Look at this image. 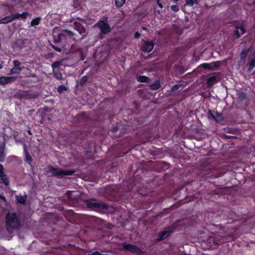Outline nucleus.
I'll return each mask as SVG.
<instances>
[{
	"label": "nucleus",
	"instance_id": "nucleus-1",
	"mask_svg": "<svg viewBox=\"0 0 255 255\" xmlns=\"http://www.w3.org/2000/svg\"><path fill=\"white\" fill-rule=\"evenodd\" d=\"M78 35L67 29L54 28L53 32V43H50L51 47L56 51L61 52L62 48L71 41H76Z\"/></svg>",
	"mask_w": 255,
	"mask_h": 255
},
{
	"label": "nucleus",
	"instance_id": "nucleus-2",
	"mask_svg": "<svg viewBox=\"0 0 255 255\" xmlns=\"http://www.w3.org/2000/svg\"><path fill=\"white\" fill-rule=\"evenodd\" d=\"M5 223L7 231L19 229L20 227V220L17 214L15 212L12 213H8L6 215Z\"/></svg>",
	"mask_w": 255,
	"mask_h": 255
},
{
	"label": "nucleus",
	"instance_id": "nucleus-3",
	"mask_svg": "<svg viewBox=\"0 0 255 255\" xmlns=\"http://www.w3.org/2000/svg\"><path fill=\"white\" fill-rule=\"evenodd\" d=\"M87 208L96 211L107 210L108 206L104 203L96 202L95 199H88L85 201Z\"/></svg>",
	"mask_w": 255,
	"mask_h": 255
},
{
	"label": "nucleus",
	"instance_id": "nucleus-4",
	"mask_svg": "<svg viewBox=\"0 0 255 255\" xmlns=\"http://www.w3.org/2000/svg\"><path fill=\"white\" fill-rule=\"evenodd\" d=\"M49 172L52 173L53 176L60 178L63 176L72 175L75 172V171L72 169L60 170L58 168L51 166L49 167Z\"/></svg>",
	"mask_w": 255,
	"mask_h": 255
},
{
	"label": "nucleus",
	"instance_id": "nucleus-5",
	"mask_svg": "<svg viewBox=\"0 0 255 255\" xmlns=\"http://www.w3.org/2000/svg\"><path fill=\"white\" fill-rule=\"evenodd\" d=\"M123 248L124 250L136 255H141L143 253V252L139 247L133 244L124 243Z\"/></svg>",
	"mask_w": 255,
	"mask_h": 255
},
{
	"label": "nucleus",
	"instance_id": "nucleus-6",
	"mask_svg": "<svg viewBox=\"0 0 255 255\" xmlns=\"http://www.w3.org/2000/svg\"><path fill=\"white\" fill-rule=\"evenodd\" d=\"M13 67L10 69L9 74H19L24 69V66L18 60L13 61Z\"/></svg>",
	"mask_w": 255,
	"mask_h": 255
},
{
	"label": "nucleus",
	"instance_id": "nucleus-7",
	"mask_svg": "<svg viewBox=\"0 0 255 255\" xmlns=\"http://www.w3.org/2000/svg\"><path fill=\"white\" fill-rule=\"evenodd\" d=\"M96 25L100 29L101 33L102 34H108L111 31L110 25L105 20H99Z\"/></svg>",
	"mask_w": 255,
	"mask_h": 255
},
{
	"label": "nucleus",
	"instance_id": "nucleus-8",
	"mask_svg": "<svg viewBox=\"0 0 255 255\" xmlns=\"http://www.w3.org/2000/svg\"><path fill=\"white\" fill-rule=\"evenodd\" d=\"M154 45L155 43L153 41H148L143 40L141 50L144 53H149L153 50Z\"/></svg>",
	"mask_w": 255,
	"mask_h": 255
},
{
	"label": "nucleus",
	"instance_id": "nucleus-9",
	"mask_svg": "<svg viewBox=\"0 0 255 255\" xmlns=\"http://www.w3.org/2000/svg\"><path fill=\"white\" fill-rule=\"evenodd\" d=\"M246 30L245 29L243 24H239L235 26L234 30V38L236 39H239L242 35L245 34Z\"/></svg>",
	"mask_w": 255,
	"mask_h": 255
},
{
	"label": "nucleus",
	"instance_id": "nucleus-10",
	"mask_svg": "<svg viewBox=\"0 0 255 255\" xmlns=\"http://www.w3.org/2000/svg\"><path fill=\"white\" fill-rule=\"evenodd\" d=\"M173 232V230L169 228L160 232L159 233L156 241L158 242H161L168 237Z\"/></svg>",
	"mask_w": 255,
	"mask_h": 255
},
{
	"label": "nucleus",
	"instance_id": "nucleus-11",
	"mask_svg": "<svg viewBox=\"0 0 255 255\" xmlns=\"http://www.w3.org/2000/svg\"><path fill=\"white\" fill-rule=\"evenodd\" d=\"M125 128L120 129L118 126H115L111 129V132L113 133L112 136L114 138H118L123 136L125 133Z\"/></svg>",
	"mask_w": 255,
	"mask_h": 255
},
{
	"label": "nucleus",
	"instance_id": "nucleus-12",
	"mask_svg": "<svg viewBox=\"0 0 255 255\" xmlns=\"http://www.w3.org/2000/svg\"><path fill=\"white\" fill-rule=\"evenodd\" d=\"M19 98L31 99L36 97V94L31 90L21 91L19 93Z\"/></svg>",
	"mask_w": 255,
	"mask_h": 255
},
{
	"label": "nucleus",
	"instance_id": "nucleus-13",
	"mask_svg": "<svg viewBox=\"0 0 255 255\" xmlns=\"http://www.w3.org/2000/svg\"><path fill=\"white\" fill-rule=\"evenodd\" d=\"M206 81L207 87L210 88L217 82V76L215 73H210L207 75Z\"/></svg>",
	"mask_w": 255,
	"mask_h": 255
},
{
	"label": "nucleus",
	"instance_id": "nucleus-14",
	"mask_svg": "<svg viewBox=\"0 0 255 255\" xmlns=\"http://www.w3.org/2000/svg\"><path fill=\"white\" fill-rule=\"evenodd\" d=\"M74 29L77 30L80 35H82L83 37L81 39L82 40L86 34V29L80 23L75 22L74 23Z\"/></svg>",
	"mask_w": 255,
	"mask_h": 255
},
{
	"label": "nucleus",
	"instance_id": "nucleus-15",
	"mask_svg": "<svg viewBox=\"0 0 255 255\" xmlns=\"http://www.w3.org/2000/svg\"><path fill=\"white\" fill-rule=\"evenodd\" d=\"M222 194V190L220 189H216L211 191L208 195H207L206 198L211 201H214V198H216L217 197L216 196L219 197V196Z\"/></svg>",
	"mask_w": 255,
	"mask_h": 255
},
{
	"label": "nucleus",
	"instance_id": "nucleus-16",
	"mask_svg": "<svg viewBox=\"0 0 255 255\" xmlns=\"http://www.w3.org/2000/svg\"><path fill=\"white\" fill-rule=\"evenodd\" d=\"M16 79V77L13 76H1L0 77V85L5 86L12 83L15 81Z\"/></svg>",
	"mask_w": 255,
	"mask_h": 255
},
{
	"label": "nucleus",
	"instance_id": "nucleus-17",
	"mask_svg": "<svg viewBox=\"0 0 255 255\" xmlns=\"http://www.w3.org/2000/svg\"><path fill=\"white\" fill-rule=\"evenodd\" d=\"M13 14L7 15L3 18L0 19V24H5L11 22L14 19Z\"/></svg>",
	"mask_w": 255,
	"mask_h": 255
},
{
	"label": "nucleus",
	"instance_id": "nucleus-18",
	"mask_svg": "<svg viewBox=\"0 0 255 255\" xmlns=\"http://www.w3.org/2000/svg\"><path fill=\"white\" fill-rule=\"evenodd\" d=\"M255 67V49H254L251 58L248 63V71L251 72Z\"/></svg>",
	"mask_w": 255,
	"mask_h": 255
},
{
	"label": "nucleus",
	"instance_id": "nucleus-19",
	"mask_svg": "<svg viewBox=\"0 0 255 255\" xmlns=\"http://www.w3.org/2000/svg\"><path fill=\"white\" fill-rule=\"evenodd\" d=\"M250 50V47H244L243 48L241 53H240V59L242 61H245L246 59V57L247 56V55L248 54L249 51Z\"/></svg>",
	"mask_w": 255,
	"mask_h": 255
},
{
	"label": "nucleus",
	"instance_id": "nucleus-20",
	"mask_svg": "<svg viewBox=\"0 0 255 255\" xmlns=\"http://www.w3.org/2000/svg\"><path fill=\"white\" fill-rule=\"evenodd\" d=\"M14 19H25L29 15V13L27 12H23L22 13H13Z\"/></svg>",
	"mask_w": 255,
	"mask_h": 255
},
{
	"label": "nucleus",
	"instance_id": "nucleus-21",
	"mask_svg": "<svg viewBox=\"0 0 255 255\" xmlns=\"http://www.w3.org/2000/svg\"><path fill=\"white\" fill-rule=\"evenodd\" d=\"M5 144L4 142L0 145V161L3 162L5 160V155L4 153Z\"/></svg>",
	"mask_w": 255,
	"mask_h": 255
},
{
	"label": "nucleus",
	"instance_id": "nucleus-22",
	"mask_svg": "<svg viewBox=\"0 0 255 255\" xmlns=\"http://www.w3.org/2000/svg\"><path fill=\"white\" fill-rule=\"evenodd\" d=\"M161 87L160 81L155 80L154 82L149 86L150 89L151 90H157Z\"/></svg>",
	"mask_w": 255,
	"mask_h": 255
},
{
	"label": "nucleus",
	"instance_id": "nucleus-23",
	"mask_svg": "<svg viewBox=\"0 0 255 255\" xmlns=\"http://www.w3.org/2000/svg\"><path fill=\"white\" fill-rule=\"evenodd\" d=\"M41 21V17L40 16L36 17L32 19L30 22V26H36L38 25Z\"/></svg>",
	"mask_w": 255,
	"mask_h": 255
},
{
	"label": "nucleus",
	"instance_id": "nucleus-24",
	"mask_svg": "<svg viewBox=\"0 0 255 255\" xmlns=\"http://www.w3.org/2000/svg\"><path fill=\"white\" fill-rule=\"evenodd\" d=\"M137 82L140 83H148L150 81V78L146 76H138L136 77Z\"/></svg>",
	"mask_w": 255,
	"mask_h": 255
},
{
	"label": "nucleus",
	"instance_id": "nucleus-25",
	"mask_svg": "<svg viewBox=\"0 0 255 255\" xmlns=\"http://www.w3.org/2000/svg\"><path fill=\"white\" fill-rule=\"evenodd\" d=\"M17 203L24 205L26 202V196L17 195L15 197Z\"/></svg>",
	"mask_w": 255,
	"mask_h": 255
},
{
	"label": "nucleus",
	"instance_id": "nucleus-26",
	"mask_svg": "<svg viewBox=\"0 0 255 255\" xmlns=\"http://www.w3.org/2000/svg\"><path fill=\"white\" fill-rule=\"evenodd\" d=\"M0 177L1 180H2V183L5 186H7L9 185V179L6 174H5L4 173L0 174Z\"/></svg>",
	"mask_w": 255,
	"mask_h": 255
},
{
	"label": "nucleus",
	"instance_id": "nucleus-27",
	"mask_svg": "<svg viewBox=\"0 0 255 255\" xmlns=\"http://www.w3.org/2000/svg\"><path fill=\"white\" fill-rule=\"evenodd\" d=\"M23 151H24V153L25 154V159L28 162H31L32 158H31V156L30 155L29 153H28V152L26 149V145L25 144L23 145Z\"/></svg>",
	"mask_w": 255,
	"mask_h": 255
},
{
	"label": "nucleus",
	"instance_id": "nucleus-28",
	"mask_svg": "<svg viewBox=\"0 0 255 255\" xmlns=\"http://www.w3.org/2000/svg\"><path fill=\"white\" fill-rule=\"evenodd\" d=\"M214 113L216 115L215 121L216 122L220 123L224 120L223 115L221 113H219L218 112H214Z\"/></svg>",
	"mask_w": 255,
	"mask_h": 255
},
{
	"label": "nucleus",
	"instance_id": "nucleus-29",
	"mask_svg": "<svg viewBox=\"0 0 255 255\" xmlns=\"http://www.w3.org/2000/svg\"><path fill=\"white\" fill-rule=\"evenodd\" d=\"M61 64H62V62L60 61H56L53 62L51 65L53 71H54V70H55L58 69L59 66Z\"/></svg>",
	"mask_w": 255,
	"mask_h": 255
},
{
	"label": "nucleus",
	"instance_id": "nucleus-30",
	"mask_svg": "<svg viewBox=\"0 0 255 255\" xmlns=\"http://www.w3.org/2000/svg\"><path fill=\"white\" fill-rule=\"evenodd\" d=\"M88 80V76L86 75L84 76L80 80V81L79 82V84L80 86H83L87 82Z\"/></svg>",
	"mask_w": 255,
	"mask_h": 255
},
{
	"label": "nucleus",
	"instance_id": "nucleus-31",
	"mask_svg": "<svg viewBox=\"0 0 255 255\" xmlns=\"http://www.w3.org/2000/svg\"><path fill=\"white\" fill-rule=\"evenodd\" d=\"M53 72L54 73L55 77L56 79H57L58 80H60L62 79V75L61 73V72L59 71V69L55 70H54V71H53Z\"/></svg>",
	"mask_w": 255,
	"mask_h": 255
},
{
	"label": "nucleus",
	"instance_id": "nucleus-32",
	"mask_svg": "<svg viewBox=\"0 0 255 255\" xmlns=\"http://www.w3.org/2000/svg\"><path fill=\"white\" fill-rule=\"evenodd\" d=\"M126 0H115V5L118 8L123 6Z\"/></svg>",
	"mask_w": 255,
	"mask_h": 255
},
{
	"label": "nucleus",
	"instance_id": "nucleus-33",
	"mask_svg": "<svg viewBox=\"0 0 255 255\" xmlns=\"http://www.w3.org/2000/svg\"><path fill=\"white\" fill-rule=\"evenodd\" d=\"M67 90V87L65 86L64 85H60L57 88V91L60 94L62 93L64 91Z\"/></svg>",
	"mask_w": 255,
	"mask_h": 255
},
{
	"label": "nucleus",
	"instance_id": "nucleus-34",
	"mask_svg": "<svg viewBox=\"0 0 255 255\" xmlns=\"http://www.w3.org/2000/svg\"><path fill=\"white\" fill-rule=\"evenodd\" d=\"M4 7L6 8L7 9H8V11L10 13H12L13 12V6L12 5H9L8 4H7V3H5L4 5Z\"/></svg>",
	"mask_w": 255,
	"mask_h": 255
},
{
	"label": "nucleus",
	"instance_id": "nucleus-35",
	"mask_svg": "<svg viewBox=\"0 0 255 255\" xmlns=\"http://www.w3.org/2000/svg\"><path fill=\"white\" fill-rule=\"evenodd\" d=\"M170 8L171 10L174 12H176L179 10V7L177 5H172Z\"/></svg>",
	"mask_w": 255,
	"mask_h": 255
},
{
	"label": "nucleus",
	"instance_id": "nucleus-36",
	"mask_svg": "<svg viewBox=\"0 0 255 255\" xmlns=\"http://www.w3.org/2000/svg\"><path fill=\"white\" fill-rule=\"evenodd\" d=\"M180 87V85L176 84L171 87V91H176L178 90V89Z\"/></svg>",
	"mask_w": 255,
	"mask_h": 255
},
{
	"label": "nucleus",
	"instance_id": "nucleus-37",
	"mask_svg": "<svg viewBox=\"0 0 255 255\" xmlns=\"http://www.w3.org/2000/svg\"><path fill=\"white\" fill-rule=\"evenodd\" d=\"M214 111H209V114L210 116L215 121L216 119V115L214 113Z\"/></svg>",
	"mask_w": 255,
	"mask_h": 255
},
{
	"label": "nucleus",
	"instance_id": "nucleus-38",
	"mask_svg": "<svg viewBox=\"0 0 255 255\" xmlns=\"http://www.w3.org/2000/svg\"><path fill=\"white\" fill-rule=\"evenodd\" d=\"M185 4L190 6H192L194 5L193 0H186Z\"/></svg>",
	"mask_w": 255,
	"mask_h": 255
},
{
	"label": "nucleus",
	"instance_id": "nucleus-39",
	"mask_svg": "<svg viewBox=\"0 0 255 255\" xmlns=\"http://www.w3.org/2000/svg\"><path fill=\"white\" fill-rule=\"evenodd\" d=\"M156 0V2L157 4V5H158V6L161 8H163V4L161 2V0Z\"/></svg>",
	"mask_w": 255,
	"mask_h": 255
},
{
	"label": "nucleus",
	"instance_id": "nucleus-40",
	"mask_svg": "<svg viewBox=\"0 0 255 255\" xmlns=\"http://www.w3.org/2000/svg\"><path fill=\"white\" fill-rule=\"evenodd\" d=\"M202 67L205 69H210V65L209 64L204 63L202 64Z\"/></svg>",
	"mask_w": 255,
	"mask_h": 255
},
{
	"label": "nucleus",
	"instance_id": "nucleus-41",
	"mask_svg": "<svg viewBox=\"0 0 255 255\" xmlns=\"http://www.w3.org/2000/svg\"><path fill=\"white\" fill-rule=\"evenodd\" d=\"M140 36V33L138 32H136L134 34V39H138Z\"/></svg>",
	"mask_w": 255,
	"mask_h": 255
},
{
	"label": "nucleus",
	"instance_id": "nucleus-42",
	"mask_svg": "<svg viewBox=\"0 0 255 255\" xmlns=\"http://www.w3.org/2000/svg\"><path fill=\"white\" fill-rule=\"evenodd\" d=\"M4 173V167L2 164H0V174Z\"/></svg>",
	"mask_w": 255,
	"mask_h": 255
},
{
	"label": "nucleus",
	"instance_id": "nucleus-43",
	"mask_svg": "<svg viewBox=\"0 0 255 255\" xmlns=\"http://www.w3.org/2000/svg\"><path fill=\"white\" fill-rule=\"evenodd\" d=\"M0 200H2V201H4V202H6V198H5L4 196H3L1 195L0 194Z\"/></svg>",
	"mask_w": 255,
	"mask_h": 255
},
{
	"label": "nucleus",
	"instance_id": "nucleus-44",
	"mask_svg": "<svg viewBox=\"0 0 255 255\" xmlns=\"http://www.w3.org/2000/svg\"><path fill=\"white\" fill-rule=\"evenodd\" d=\"M193 4H198V0H193Z\"/></svg>",
	"mask_w": 255,
	"mask_h": 255
},
{
	"label": "nucleus",
	"instance_id": "nucleus-45",
	"mask_svg": "<svg viewBox=\"0 0 255 255\" xmlns=\"http://www.w3.org/2000/svg\"><path fill=\"white\" fill-rule=\"evenodd\" d=\"M31 76L32 77H33V78H36L37 77V76H36V75L35 74H32Z\"/></svg>",
	"mask_w": 255,
	"mask_h": 255
},
{
	"label": "nucleus",
	"instance_id": "nucleus-46",
	"mask_svg": "<svg viewBox=\"0 0 255 255\" xmlns=\"http://www.w3.org/2000/svg\"><path fill=\"white\" fill-rule=\"evenodd\" d=\"M142 29L144 30H147V28L146 27L142 26Z\"/></svg>",
	"mask_w": 255,
	"mask_h": 255
},
{
	"label": "nucleus",
	"instance_id": "nucleus-47",
	"mask_svg": "<svg viewBox=\"0 0 255 255\" xmlns=\"http://www.w3.org/2000/svg\"><path fill=\"white\" fill-rule=\"evenodd\" d=\"M27 132H28V133L29 134H30V135H31V134H32L31 131V130H30V129H29V130H28V131H27Z\"/></svg>",
	"mask_w": 255,
	"mask_h": 255
},
{
	"label": "nucleus",
	"instance_id": "nucleus-48",
	"mask_svg": "<svg viewBox=\"0 0 255 255\" xmlns=\"http://www.w3.org/2000/svg\"><path fill=\"white\" fill-rule=\"evenodd\" d=\"M157 12L158 14H160V10H157Z\"/></svg>",
	"mask_w": 255,
	"mask_h": 255
},
{
	"label": "nucleus",
	"instance_id": "nucleus-49",
	"mask_svg": "<svg viewBox=\"0 0 255 255\" xmlns=\"http://www.w3.org/2000/svg\"><path fill=\"white\" fill-rule=\"evenodd\" d=\"M2 66L0 64V69H2Z\"/></svg>",
	"mask_w": 255,
	"mask_h": 255
},
{
	"label": "nucleus",
	"instance_id": "nucleus-50",
	"mask_svg": "<svg viewBox=\"0 0 255 255\" xmlns=\"http://www.w3.org/2000/svg\"><path fill=\"white\" fill-rule=\"evenodd\" d=\"M162 164H166L165 162H162Z\"/></svg>",
	"mask_w": 255,
	"mask_h": 255
},
{
	"label": "nucleus",
	"instance_id": "nucleus-51",
	"mask_svg": "<svg viewBox=\"0 0 255 255\" xmlns=\"http://www.w3.org/2000/svg\"><path fill=\"white\" fill-rule=\"evenodd\" d=\"M128 153V152H126L125 153H124V154L125 155V154H126V153Z\"/></svg>",
	"mask_w": 255,
	"mask_h": 255
}]
</instances>
